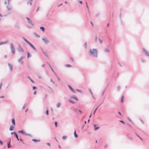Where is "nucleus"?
<instances>
[{
	"label": "nucleus",
	"mask_w": 149,
	"mask_h": 149,
	"mask_svg": "<svg viewBox=\"0 0 149 149\" xmlns=\"http://www.w3.org/2000/svg\"><path fill=\"white\" fill-rule=\"evenodd\" d=\"M12 122L13 125H15V121L14 119H13L12 120Z\"/></svg>",
	"instance_id": "obj_16"
},
{
	"label": "nucleus",
	"mask_w": 149,
	"mask_h": 149,
	"mask_svg": "<svg viewBox=\"0 0 149 149\" xmlns=\"http://www.w3.org/2000/svg\"><path fill=\"white\" fill-rule=\"evenodd\" d=\"M31 80L33 83H34V82L32 80Z\"/></svg>",
	"instance_id": "obj_55"
},
{
	"label": "nucleus",
	"mask_w": 149,
	"mask_h": 149,
	"mask_svg": "<svg viewBox=\"0 0 149 149\" xmlns=\"http://www.w3.org/2000/svg\"><path fill=\"white\" fill-rule=\"evenodd\" d=\"M4 98V96H2L1 97H0V98Z\"/></svg>",
	"instance_id": "obj_44"
},
{
	"label": "nucleus",
	"mask_w": 149,
	"mask_h": 149,
	"mask_svg": "<svg viewBox=\"0 0 149 149\" xmlns=\"http://www.w3.org/2000/svg\"><path fill=\"white\" fill-rule=\"evenodd\" d=\"M50 68H51V69H52V68L51 67V66H50Z\"/></svg>",
	"instance_id": "obj_64"
},
{
	"label": "nucleus",
	"mask_w": 149,
	"mask_h": 149,
	"mask_svg": "<svg viewBox=\"0 0 149 149\" xmlns=\"http://www.w3.org/2000/svg\"><path fill=\"white\" fill-rule=\"evenodd\" d=\"M42 40L46 44H47L49 42V40H47V39L46 38H42Z\"/></svg>",
	"instance_id": "obj_7"
},
{
	"label": "nucleus",
	"mask_w": 149,
	"mask_h": 149,
	"mask_svg": "<svg viewBox=\"0 0 149 149\" xmlns=\"http://www.w3.org/2000/svg\"><path fill=\"white\" fill-rule=\"evenodd\" d=\"M27 4L29 5L30 6H31L32 5V3L31 2H29L27 3Z\"/></svg>",
	"instance_id": "obj_29"
},
{
	"label": "nucleus",
	"mask_w": 149,
	"mask_h": 149,
	"mask_svg": "<svg viewBox=\"0 0 149 149\" xmlns=\"http://www.w3.org/2000/svg\"><path fill=\"white\" fill-rule=\"evenodd\" d=\"M137 136L142 140V139L140 138L138 135H137Z\"/></svg>",
	"instance_id": "obj_45"
},
{
	"label": "nucleus",
	"mask_w": 149,
	"mask_h": 149,
	"mask_svg": "<svg viewBox=\"0 0 149 149\" xmlns=\"http://www.w3.org/2000/svg\"><path fill=\"white\" fill-rule=\"evenodd\" d=\"M123 98L124 97L123 96H122L121 97V102L122 103H123Z\"/></svg>",
	"instance_id": "obj_25"
},
{
	"label": "nucleus",
	"mask_w": 149,
	"mask_h": 149,
	"mask_svg": "<svg viewBox=\"0 0 149 149\" xmlns=\"http://www.w3.org/2000/svg\"><path fill=\"white\" fill-rule=\"evenodd\" d=\"M55 140L56 141H57V142H58V141L56 139V138H55Z\"/></svg>",
	"instance_id": "obj_48"
},
{
	"label": "nucleus",
	"mask_w": 149,
	"mask_h": 149,
	"mask_svg": "<svg viewBox=\"0 0 149 149\" xmlns=\"http://www.w3.org/2000/svg\"><path fill=\"white\" fill-rule=\"evenodd\" d=\"M2 83H1V84H0V89L1 88V87L2 86Z\"/></svg>",
	"instance_id": "obj_39"
},
{
	"label": "nucleus",
	"mask_w": 149,
	"mask_h": 149,
	"mask_svg": "<svg viewBox=\"0 0 149 149\" xmlns=\"http://www.w3.org/2000/svg\"><path fill=\"white\" fill-rule=\"evenodd\" d=\"M10 0H5L4 4L6 5H9Z\"/></svg>",
	"instance_id": "obj_8"
},
{
	"label": "nucleus",
	"mask_w": 149,
	"mask_h": 149,
	"mask_svg": "<svg viewBox=\"0 0 149 149\" xmlns=\"http://www.w3.org/2000/svg\"><path fill=\"white\" fill-rule=\"evenodd\" d=\"M7 6H6V8L8 9L9 10H10L11 9V8L8 6V5H7Z\"/></svg>",
	"instance_id": "obj_18"
},
{
	"label": "nucleus",
	"mask_w": 149,
	"mask_h": 149,
	"mask_svg": "<svg viewBox=\"0 0 149 149\" xmlns=\"http://www.w3.org/2000/svg\"><path fill=\"white\" fill-rule=\"evenodd\" d=\"M24 57L23 56L21 57L18 60V62L21 64H22L23 63V59H24Z\"/></svg>",
	"instance_id": "obj_4"
},
{
	"label": "nucleus",
	"mask_w": 149,
	"mask_h": 149,
	"mask_svg": "<svg viewBox=\"0 0 149 149\" xmlns=\"http://www.w3.org/2000/svg\"><path fill=\"white\" fill-rule=\"evenodd\" d=\"M91 23L92 26H93V24L92 22H91Z\"/></svg>",
	"instance_id": "obj_43"
},
{
	"label": "nucleus",
	"mask_w": 149,
	"mask_h": 149,
	"mask_svg": "<svg viewBox=\"0 0 149 149\" xmlns=\"http://www.w3.org/2000/svg\"><path fill=\"white\" fill-rule=\"evenodd\" d=\"M90 91V92H91V94L92 95L93 94H92V92L91 90Z\"/></svg>",
	"instance_id": "obj_51"
},
{
	"label": "nucleus",
	"mask_w": 149,
	"mask_h": 149,
	"mask_svg": "<svg viewBox=\"0 0 149 149\" xmlns=\"http://www.w3.org/2000/svg\"><path fill=\"white\" fill-rule=\"evenodd\" d=\"M91 115H90V116H89V117H90H90H91Z\"/></svg>",
	"instance_id": "obj_62"
},
{
	"label": "nucleus",
	"mask_w": 149,
	"mask_h": 149,
	"mask_svg": "<svg viewBox=\"0 0 149 149\" xmlns=\"http://www.w3.org/2000/svg\"><path fill=\"white\" fill-rule=\"evenodd\" d=\"M36 87H35V86L33 87V89H36Z\"/></svg>",
	"instance_id": "obj_42"
},
{
	"label": "nucleus",
	"mask_w": 149,
	"mask_h": 149,
	"mask_svg": "<svg viewBox=\"0 0 149 149\" xmlns=\"http://www.w3.org/2000/svg\"><path fill=\"white\" fill-rule=\"evenodd\" d=\"M74 136L76 138H77L78 137L77 135V134L76 133V131H74Z\"/></svg>",
	"instance_id": "obj_21"
},
{
	"label": "nucleus",
	"mask_w": 149,
	"mask_h": 149,
	"mask_svg": "<svg viewBox=\"0 0 149 149\" xmlns=\"http://www.w3.org/2000/svg\"><path fill=\"white\" fill-rule=\"evenodd\" d=\"M57 122H55V125L56 127H57Z\"/></svg>",
	"instance_id": "obj_35"
},
{
	"label": "nucleus",
	"mask_w": 149,
	"mask_h": 149,
	"mask_svg": "<svg viewBox=\"0 0 149 149\" xmlns=\"http://www.w3.org/2000/svg\"><path fill=\"white\" fill-rule=\"evenodd\" d=\"M14 128V127L12 126H11L10 127V131L12 130Z\"/></svg>",
	"instance_id": "obj_20"
},
{
	"label": "nucleus",
	"mask_w": 149,
	"mask_h": 149,
	"mask_svg": "<svg viewBox=\"0 0 149 149\" xmlns=\"http://www.w3.org/2000/svg\"><path fill=\"white\" fill-rule=\"evenodd\" d=\"M0 16L1 17H2V15H1V14H0Z\"/></svg>",
	"instance_id": "obj_54"
},
{
	"label": "nucleus",
	"mask_w": 149,
	"mask_h": 149,
	"mask_svg": "<svg viewBox=\"0 0 149 149\" xmlns=\"http://www.w3.org/2000/svg\"><path fill=\"white\" fill-rule=\"evenodd\" d=\"M65 3H67V2L66 1H65Z\"/></svg>",
	"instance_id": "obj_60"
},
{
	"label": "nucleus",
	"mask_w": 149,
	"mask_h": 149,
	"mask_svg": "<svg viewBox=\"0 0 149 149\" xmlns=\"http://www.w3.org/2000/svg\"><path fill=\"white\" fill-rule=\"evenodd\" d=\"M47 145H48L49 146H50V144L49 143H48Z\"/></svg>",
	"instance_id": "obj_53"
},
{
	"label": "nucleus",
	"mask_w": 149,
	"mask_h": 149,
	"mask_svg": "<svg viewBox=\"0 0 149 149\" xmlns=\"http://www.w3.org/2000/svg\"><path fill=\"white\" fill-rule=\"evenodd\" d=\"M28 110V109H27L26 111H25V112H26Z\"/></svg>",
	"instance_id": "obj_57"
},
{
	"label": "nucleus",
	"mask_w": 149,
	"mask_h": 149,
	"mask_svg": "<svg viewBox=\"0 0 149 149\" xmlns=\"http://www.w3.org/2000/svg\"><path fill=\"white\" fill-rule=\"evenodd\" d=\"M58 148H61V146H60V145H59V146H58Z\"/></svg>",
	"instance_id": "obj_50"
},
{
	"label": "nucleus",
	"mask_w": 149,
	"mask_h": 149,
	"mask_svg": "<svg viewBox=\"0 0 149 149\" xmlns=\"http://www.w3.org/2000/svg\"><path fill=\"white\" fill-rule=\"evenodd\" d=\"M27 19V21L28 22L31 24L33 26H34V24L32 23V21L28 17H27L26 18Z\"/></svg>",
	"instance_id": "obj_5"
},
{
	"label": "nucleus",
	"mask_w": 149,
	"mask_h": 149,
	"mask_svg": "<svg viewBox=\"0 0 149 149\" xmlns=\"http://www.w3.org/2000/svg\"><path fill=\"white\" fill-rule=\"evenodd\" d=\"M77 91H80V90L78 89L77 90Z\"/></svg>",
	"instance_id": "obj_59"
},
{
	"label": "nucleus",
	"mask_w": 149,
	"mask_h": 149,
	"mask_svg": "<svg viewBox=\"0 0 149 149\" xmlns=\"http://www.w3.org/2000/svg\"><path fill=\"white\" fill-rule=\"evenodd\" d=\"M44 66H45V65H42V67H44Z\"/></svg>",
	"instance_id": "obj_52"
},
{
	"label": "nucleus",
	"mask_w": 149,
	"mask_h": 149,
	"mask_svg": "<svg viewBox=\"0 0 149 149\" xmlns=\"http://www.w3.org/2000/svg\"><path fill=\"white\" fill-rule=\"evenodd\" d=\"M69 102L72 103H75L72 100H69Z\"/></svg>",
	"instance_id": "obj_27"
},
{
	"label": "nucleus",
	"mask_w": 149,
	"mask_h": 149,
	"mask_svg": "<svg viewBox=\"0 0 149 149\" xmlns=\"http://www.w3.org/2000/svg\"><path fill=\"white\" fill-rule=\"evenodd\" d=\"M120 122L122 123L123 124H124V122L123 121H122V120H120Z\"/></svg>",
	"instance_id": "obj_38"
},
{
	"label": "nucleus",
	"mask_w": 149,
	"mask_h": 149,
	"mask_svg": "<svg viewBox=\"0 0 149 149\" xmlns=\"http://www.w3.org/2000/svg\"><path fill=\"white\" fill-rule=\"evenodd\" d=\"M8 65L10 69V70H12L13 69L12 65L10 64H8Z\"/></svg>",
	"instance_id": "obj_13"
},
{
	"label": "nucleus",
	"mask_w": 149,
	"mask_h": 149,
	"mask_svg": "<svg viewBox=\"0 0 149 149\" xmlns=\"http://www.w3.org/2000/svg\"><path fill=\"white\" fill-rule=\"evenodd\" d=\"M86 6H87V8L88 9V7L87 5V2H86Z\"/></svg>",
	"instance_id": "obj_41"
},
{
	"label": "nucleus",
	"mask_w": 149,
	"mask_h": 149,
	"mask_svg": "<svg viewBox=\"0 0 149 149\" xmlns=\"http://www.w3.org/2000/svg\"><path fill=\"white\" fill-rule=\"evenodd\" d=\"M18 51L19 52H23L24 51L22 48L20 47H18Z\"/></svg>",
	"instance_id": "obj_9"
},
{
	"label": "nucleus",
	"mask_w": 149,
	"mask_h": 149,
	"mask_svg": "<svg viewBox=\"0 0 149 149\" xmlns=\"http://www.w3.org/2000/svg\"><path fill=\"white\" fill-rule=\"evenodd\" d=\"M60 104L59 103H58L56 105V107L58 108H59L60 106Z\"/></svg>",
	"instance_id": "obj_26"
},
{
	"label": "nucleus",
	"mask_w": 149,
	"mask_h": 149,
	"mask_svg": "<svg viewBox=\"0 0 149 149\" xmlns=\"http://www.w3.org/2000/svg\"><path fill=\"white\" fill-rule=\"evenodd\" d=\"M41 51L43 53V54L46 56L47 57L48 56V55L47 54V53L45 52L42 49H41Z\"/></svg>",
	"instance_id": "obj_11"
},
{
	"label": "nucleus",
	"mask_w": 149,
	"mask_h": 149,
	"mask_svg": "<svg viewBox=\"0 0 149 149\" xmlns=\"http://www.w3.org/2000/svg\"><path fill=\"white\" fill-rule=\"evenodd\" d=\"M11 51L13 54H14L15 53V50L14 48V46L13 44H11L10 45Z\"/></svg>",
	"instance_id": "obj_3"
},
{
	"label": "nucleus",
	"mask_w": 149,
	"mask_h": 149,
	"mask_svg": "<svg viewBox=\"0 0 149 149\" xmlns=\"http://www.w3.org/2000/svg\"><path fill=\"white\" fill-rule=\"evenodd\" d=\"M68 87L69 88V89L73 92H75V91L73 89V88L70 85L68 86Z\"/></svg>",
	"instance_id": "obj_14"
},
{
	"label": "nucleus",
	"mask_w": 149,
	"mask_h": 149,
	"mask_svg": "<svg viewBox=\"0 0 149 149\" xmlns=\"http://www.w3.org/2000/svg\"><path fill=\"white\" fill-rule=\"evenodd\" d=\"M46 114L47 115H48V114H49V113H48V110H47L46 111Z\"/></svg>",
	"instance_id": "obj_36"
},
{
	"label": "nucleus",
	"mask_w": 149,
	"mask_h": 149,
	"mask_svg": "<svg viewBox=\"0 0 149 149\" xmlns=\"http://www.w3.org/2000/svg\"><path fill=\"white\" fill-rule=\"evenodd\" d=\"M71 98H73V99H75V100H76V101H78V99L77 98H76V97H71Z\"/></svg>",
	"instance_id": "obj_28"
},
{
	"label": "nucleus",
	"mask_w": 149,
	"mask_h": 149,
	"mask_svg": "<svg viewBox=\"0 0 149 149\" xmlns=\"http://www.w3.org/2000/svg\"><path fill=\"white\" fill-rule=\"evenodd\" d=\"M65 66L66 67H67V68H69V67H71V66L70 65L67 64V65H65Z\"/></svg>",
	"instance_id": "obj_23"
},
{
	"label": "nucleus",
	"mask_w": 149,
	"mask_h": 149,
	"mask_svg": "<svg viewBox=\"0 0 149 149\" xmlns=\"http://www.w3.org/2000/svg\"><path fill=\"white\" fill-rule=\"evenodd\" d=\"M20 140L21 141H22V140L21 139H20Z\"/></svg>",
	"instance_id": "obj_58"
},
{
	"label": "nucleus",
	"mask_w": 149,
	"mask_h": 149,
	"mask_svg": "<svg viewBox=\"0 0 149 149\" xmlns=\"http://www.w3.org/2000/svg\"><path fill=\"white\" fill-rule=\"evenodd\" d=\"M94 127H95V130H96L99 129L98 127H97L96 125H93Z\"/></svg>",
	"instance_id": "obj_17"
},
{
	"label": "nucleus",
	"mask_w": 149,
	"mask_h": 149,
	"mask_svg": "<svg viewBox=\"0 0 149 149\" xmlns=\"http://www.w3.org/2000/svg\"><path fill=\"white\" fill-rule=\"evenodd\" d=\"M10 143H9L8 144V148H10Z\"/></svg>",
	"instance_id": "obj_34"
},
{
	"label": "nucleus",
	"mask_w": 149,
	"mask_h": 149,
	"mask_svg": "<svg viewBox=\"0 0 149 149\" xmlns=\"http://www.w3.org/2000/svg\"><path fill=\"white\" fill-rule=\"evenodd\" d=\"M143 50L144 52H145V54L148 57H149V52H148L146 51L144 49H143Z\"/></svg>",
	"instance_id": "obj_10"
},
{
	"label": "nucleus",
	"mask_w": 149,
	"mask_h": 149,
	"mask_svg": "<svg viewBox=\"0 0 149 149\" xmlns=\"http://www.w3.org/2000/svg\"><path fill=\"white\" fill-rule=\"evenodd\" d=\"M118 113L120 115H121V113L120 112H118Z\"/></svg>",
	"instance_id": "obj_49"
},
{
	"label": "nucleus",
	"mask_w": 149,
	"mask_h": 149,
	"mask_svg": "<svg viewBox=\"0 0 149 149\" xmlns=\"http://www.w3.org/2000/svg\"><path fill=\"white\" fill-rule=\"evenodd\" d=\"M32 141H33L35 142H39L40 141V140H36V139H33L32 140Z\"/></svg>",
	"instance_id": "obj_15"
},
{
	"label": "nucleus",
	"mask_w": 149,
	"mask_h": 149,
	"mask_svg": "<svg viewBox=\"0 0 149 149\" xmlns=\"http://www.w3.org/2000/svg\"><path fill=\"white\" fill-rule=\"evenodd\" d=\"M105 52L107 53H108L109 52V51L108 49H106L105 50Z\"/></svg>",
	"instance_id": "obj_32"
},
{
	"label": "nucleus",
	"mask_w": 149,
	"mask_h": 149,
	"mask_svg": "<svg viewBox=\"0 0 149 149\" xmlns=\"http://www.w3.org/2000/svg\"><path fill=\"white\" fill-rule=\"evenodd\" d=\"M90 120L89 119V120H88V122H89V121H90Z\"/></svg>",
	"instance_id": "obj_63"
},
{
	"label": "nucleus",
	"mask_w": 149,
	"mask_h": 149,
	"mask_svg": "<svg viewBox=\"0 0 149 149\" xmlns=\"http://www.w3.org/2000/svg\"><path fill=\"white\" fill-rule=\"evenodd\" d=\"M14 134V135L17 138V140L19 141V139H18V136L17 134L15 132H12L11 133V134Z\"/></svg>",
	"instance_id": "obj_12"
},
{
	"label": "nucleus",
	"mask_w": 149,
	"mask_h": 149,
	"mask_svg": "<svg viewBox=\"0 0 149 149\" xmlns=\"http://www.w3.org/2000/svg\"><path fill=\"white\" fill-rule=\"evenodd\" d=\"M79 112L81 113V111L80 110H79Z\"/></svg>",
	"instance_id": "obj_61"
},
{
	"label": "nucleus",
	"mask_w": 149,
	"mask_h": 149,
	"mask_svg": "<svg viewBox=\"0 0 149 149\" xmlns=\"http://www.w3.org/2000/svg\"><path fill=\"white\" fill-rule=\"evenodd\" d=\"M79 3L81 4H82V2L81 1H80L79 2Z\"/></svg>",
	"instance_id": "obj_46"
},
{
	"label": "nucleus",
	"mask_w": 149,
	"mask_h": 149,
	"mask_svg": "<svg viewBox=\"0 0 149 149\" xmlns=\"http://www.w3.org/2000/svg\"><path fill=\"white\" fill-rule=\"evenodd\" d=\"M66 138H67V136H63L62 137V138L63 139H66Z\"/></svg>",
	"instance_id": "obj_31"
},
{
	"label": "nucleus",
	"mask_w": 149,
	"mask_h": 149,
	"mask_svg": "<svg viewBox=\"0 0 149 149\" xmlns=\"http://www.w3.org/2000/svg\"><path fill=\"white\" fill-rule=\"evenodd\" d=\"M99 42L100 44H101L102 42V40H101L99 38L98 39Z\"/></svg>",
	"instance_id": "obj_24"
},
{
	"label": "nucleus",
	"mask_w": 149,
	"mask_h": 149,
	"mask_svg": "<svg viewBox=\"0 0 149 149\" xmlns=\"http://www.w3.org/2000/svg\"><path fill=\"white\" fill-rule=\"evenodd\" d=\"M23 40L26 42L34 50H36V49L34 47V46L31 43H30L28 41L26 38L23 37Z\"/></svg>",
	"instance_id": "obj_2"
},
{
	"label": "nucleus",
	"mask_w": 149,
	"mask_h": 149,
	"mask_svg": "<svg viewBox=\"0 0 149 149\" xmlns=\"http://www.w3.org/2000/svg\"><path fill=\"white\" fill-rule=\"evenodd\" d=\"M34 35L36 37H40V36L39 35H38V34H36V33H34Z\"/></svg>",
	"instance_id": "obj_30"
},
{
	"label": "nucleus",
	"mask_w": 149,
	"mask_h": 149,
	"mask_svg": "<svg viewBox=\"0 0 149 149\" xmlns=\"http://www.w3.org/2000/svg\"><path fill=\"white\" fill-rule=\"evenodd\" d=\"M36 91H35L34 93V94L35 95L36 94Z\"/></svg>",
	"instance_id": "obj_47"
},
{
	"label": "nucleus",
	"mask_w": 149,
	"mask_h": 149,
	"mask_svg": "<svg viewBox=\"0 0 149 149\" xmlns=\"http://www.w3.org/2000/svg\"><path fill=\"white\" fill-rule=\"evenodd\" d=\"M91 55L94 57H97V51L96 49H93L89 50Z\"/></svg>",
	"instance_id": "obj_1"
},
{
	"label": "nucleus",
	"mask_w": 149,
	"mask_h": 149,
	"mask_svg": "<svg viewBox=\"0 0 149 149\" xmlns=\"http://www.w3.org/2000/svg\"><path fill=\"white\" fill-rule=\"evenodd\" d=\"M18 132L19 133H22V134L25 135L27 136L28 135V134L27 133H26V132L24 130L19 131H18Z\"/></svg>",
	"instance_id": "obj_6"
},
{
	"label": "nucleus",
	"mask_w": 149,
	"mask_h": 149,
	"mask_svg": "<svg viewBox=\"0 0 149 149\" xmlns=\"http://www.w3.org/2000/svg\"><path fill=\"white\" fill-rule=\"evenodd\" d=\"M7 42H0V45H3V44H6L7 43Z\"/></svg>",
	"instance_id": "obj_19"
},
{
	"label": "nucleus",
	"mask_w": 149,
	"mask_h": 149,
	"mask_svg": "<svg viewBox=\"0 0 149 149\" xmlns=\"http://www.w3.org/2000/svg\"><path fill=\"white\" fill-rule=\"evenodd\" d=\"M95 41H96V42L97 41V37L95 38Z\"/></svg>",
	"instance_id": "obj_40"
},
{
	"label": "nucleus",
	"mask_w": 149,
	"mask_h": 149,
	"mask_svg": "<svg viewBox=\"0 0 149 149\" xmlns=\"http://www.w3.org/2000/svg\"><path fill=\"white\" fill-rule=\"evenodd\" d=\"M40 29L43 32H44V29L43 27H40Z\"/></svg>",
	"instance_id": "obj_22"
},
{
	"label": "nucleus",
	"mask_w": 149,
	"mask_h": 149,
	"mask_svg": "<svg viewBox=\"0 0 149 149\" xmlns=\"http://www.w3.org/2000/svg\"><path fill=\"white\" fill-rule=\"evenodd\" d=\"M47 95H45V97H47Z\"/></svg>",
	"instance_id": "obj_56"
},
{
	"label": "nucleus",
	"mask_w": 149,
	"mask_h": 149,
	"mask_svg": "<svg viewBox=\"0 0 149 149\" xmlns=\"http://www.w3.org/2000/svg\"><path fill=\"white\" fill-rule=\"evenodd\" d=\"M0 143L1 145H2L3 144V142L1 140H0Z\"/></svg>",
	"instance_id": "obj_37"
},
{
	"label": "nucleus",
	"mask_w": 149,
	"mask_h": 149,
	"mask_svg": "<svg viewBox=\"0 0 149 149\" xmlns=\"http://www.w3.org/2000/svg\"><path fill=\"white\" fill-rule=\"evenodd\" d=\"M30 56H31V55H30V54H29V53H27V57H28V58H29V57H30Z\"/></svg>",
	"instance_id": "obj_33"
}]
</instances>
